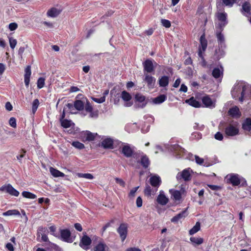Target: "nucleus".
I'll use <instances>...</instances> for the list:
<instances>
[{
    "label": "nucleus",
    "mask_w": 251,
    "mask_h": 251,
    "mask_svg": "<svg viewBox=\"0 0 251 251\" xmlns=\"http://www.w3.org/2000/svg\"><path fill=\"white\" fill-rule=\"evenodd\" d=\"M228 114L230 116L236 118H239L241 115L239 108L237 106L230 108L228 111Z\"/></svg>",
    "instance_id": "4be33fe9"
},
{
    "label": "nucleus",
    "mask_w": 251,
    "mask_h": 251,
    "mask_svg": "<svg viewBox=\"0 0 251 251\" xmlns=\"http://www.w3.org/2000/svg\"><path fill=\"white\" fill-rule=\"evenodd\" d=\"M61 126L64 128H68L71 127L74 124L70 120L66 119H60Z\"/></svg>",
    "instance_id": "37998d69"
},
{
    "label": "nucleus",
    "mask_w": 251,
    "mask_h": 251,
    "mask_svg": "<svg viewBox=\"0 0 251 251\" xmlns=\"http://www.w3.org/2000/svg\"><path fill=\"white\" fill-rule=\"evenodd\" d=\"M161 23L163 26L166 28H169L171 25V23L168 20L161 19Z\"/></svg>",
    "instance_id": "5fc2aeb1"
},
{
    "label": "nucleus",
    "mask_w": 251,
    "mask_h": 251,
    "mask_svg": "<svg viewBox=\"0 0 251 251\" xmlns=\"http://www.w3.org/2000/svg\"><path fill=\"white\" fill-rule=\"evenodd\" d=\"M51 174L54 177H64L65 174L59 171L54 169L52 167H50V169Z\"/></svg>",
    "instance_id": "c9c22d12"
},
{
    "label": "nucleus",
    "mask_w": 251,
    "mask_h": 251,
    "mask_svg": "<svg viewBox=\"0 0 251 251\" xmlns=\"http://www.w3.org/2000/svg\"><path fill=\"white\" fill-rule=\"evenodd\" d=\"M201 229V224L198 222L196 225L189 231L190 235H192L198 232Z\"/></svg>",
    "instance_id": "4c0bfd02"
},
{
    "label": "nucleus",
    "mask_w": 251,
    "mask_h": 251,
    "mask_svg": "<svg viewBox=\"0 0 251 251\" xmlns=\"http://www.w3.org/2000/svg\"><path fill=\"white\" fill-rule=\"evenodd\" d=\"M77 176L79 177H83L88 179H92L94 178L93 176L89 173H77Z\"/></svg>",
    "instance_id": "49530a36"
},
{
    "label": "nucleus",
    "mask_w": 251,
    "mask_h": 251,
    "mask_svg": "<svg viewBox=\"0 0 251 251\" xmlns=\"http://www.w3.org/2000/svg\"><path fill=\"white\" fill-rule=\"evenodd\" d=\"M49 246L55 251H62V249L58 246L50 242H49Z\"/></svg>",
    "instance_id": "864d4df0"
},
{
    "label": "nucleus",
    "mask_w": 251,
    "mask_h": 251,
    "mask_svg": "<svg viewBox=\"0 0 251 251\" xmlns=\"http://www.w3.org/2000/svg\"><path fill=\"white\" fill-rule=\"evenodd\" d=\"M157 190V188H155V189L153 190L150 186L147 185L145 189L144 193L145 195L150 196L151 195H154Z\"/></svg>",
    "instance_id": "58836bf2"
},
{
    "label": "nucleus",
    "mask_w": 251,
    "mask_h": 251,
    "mask_svg": "<svg viewBox=\"0 0 251 251\" xmlns=\"http://www.w3.org/2000/svg\"><path fill=\"white\" fill-rule=\"evenodd\" d=\"M39 104V101L38 99H35L33 100L32 103V112L33 113H35L37 110Z\"/></svg>",
    "instance_id": "8fccbe9b"
},
{
    "label": "nucleus",
    "mask_w": 251,
    "mask_h": 251,
    "mask_svg": "<svg viewBox=\"0 0 251 251\" xmlns=\"http://www.w3.org/2000/svg\"><path fill=\"white\" fill-rule=\"evenodd\" d=\"M18 27V25L16 23H11L9 25V29L10 31L16 30Z\"/></svg>",
    "instance_id": "13d9d810"
},
{
    "label": "nucleus",
    "mask_w": 251,
    "mask_h": 251,
    "mask_svg": "<svg viewBox=\"0 0 251 251\" xmlns=\"http://www.w3.org/2000/svg\"><path fill=\"white\" fill-rule=\"evenodd\" d=\"M72 145L75 148L81 150L84 148V145L83 144L78 142L74 141L72 143Z\"/></svg>",
    "instance_id": "de8ad7c7"
},
{
    "label": "nucleus",
    "mask_w": 251,
    "mask_h": 251,
    "mask_svg": "<svg viewBox=\"0 0 251 251\" xmlns=\"http://www.w3.org/2000/svg\"><path fill=\"white\" fill-rule=\"evenodd\" d=\"M93 100L97 103H101L105 101V98L104 96H102L100 98H93Z\"/></svg>",
    "instance_id": "bf43d9fd"
},
{
    "label": "nucleus",
    "mask_w": 251,
    "mask_h": 251,
    "mask_svg": "<svg viewBox=\"0 0 251 251\" xmlns=\"http://www.w3.org/2000/svg\"><path fill=\"white\" fill-rule=\"evenodd\" d=\"M142 157L141 159V164L143 167L146 168L150 165V161L148 157L146 155H143V152L141 153Z\"/></svg>",
    "instance_id": "f704fd0d"
},
{
    "label": "nucleus",
    "mask_w": 251,
    "mask_h": 251,
    "mask_svg": "<svg viewBox=\"0 0 251 251\" xmlns=\"http://www.w3.org/2000/svg\"><path fill=\"white\" fill-rule=\"evenodd\" d=\"M45 85V78L43 77H40L37 80V87L41 89L44 87Z\"/></svg>",
    "instance_id": "603ef678"
},
{
    "label": "nucleus",
    "mask_w": 251,
    "mask_h": 251,
    "mask_svg": "<svg viewBox=\"0 0 251 251\" xmlns=\"http://www.w3.org/2000/svg\"><path fill=\"white\" fill-rule=\"evenodd\" d=\"M191 242L195 245H199L201 244L203 242V240L202 238L201 237H192L190 239Z\"/></svg>",
    "instance_id": "79ce46f5"
},
{
    "label": "nucleus",
    "mask_w": 251,
    "mask_h": 251,
    "mask_svg": "<svg viewBox=\"0 0 251 251\" xmlns=\"http://www.w3.org/2000/svg\"><path fill=\"white\" fill-rule=\"evenodd\" d=\"M227 16V14L225 12L217 14V19L220 22L216 26V29H221V30H224V27L228 24Z\"/></svg>",
    "instance_id": "20e7f679"
},
{
    "label": "nucleus",
    "mask_w": 251,
    "mask_h": 251,
    "mask_svg": "<svg viewBox=\"0 0 251 251\" xmlns=\"http://www.w3.org/2000/svg\"><path fill=\"white\" fill-rule=\"evenodd\" d=\"M153 32H154V29L152 28H149L148 30L145 31V33L148 36H150V35H151L153 34Z\"/></svg>",
    "instance_id": "774afa93"
},
{
    "label": "nucleus",
    "mask_w": 251,
    "mask_h": 251,
    "mask_svg": "<svg viewBox=\"0 0 251 251\" xmlns=\"http://www.w3.org/2000/svg\"><path fill=\"white\" fill-rule=\"evenodd\" d=\"M60 13V11L57 8L52 7L48 11L47 15L49 17L54 18L57 17Z\"/></svg>",
    "instance_id": "7c9ffc66"
},
{
    "label": "nucleus",
    "mask_w": 251,
    "mask_h": 251,
    "mask_svg": "<svg viewBox=\"0 0 251 251\" xmlns=\"http://www.w3.org/2000/svg\"><path fill=\"white\" fill-rule=\"evenodd\" d=\"M223 67L220 66V67L215 68L213 69L212 75L215 78H218L223 76Z\"/></svg>",
    "instance_id": "c756f323"
},
{
    "label": "nucleus",
    "mask_w": 251,
    "mask_h": 251,
    "mask_svg": "<svg viewBox=\"0 0 251 251\" xmlns=\"http://www.w3.org/2000/svg\"><path fill=\"white\" fill-rule=\"evenodd\" d=\"M226 179L227 182L231 183L233 186H237L241 182V179L239 176L236 174L228 175L226 176Z\"/></svg>",
    "instance_id": "9b49d317"
},
{
    "label": "nucleus",
    "mask_w": 251,
    "mask_h": 251,
    "mask_svg": "<svg viewBox=\"0 0 251 251\" xmlns=\"http://www.w3.org/2000/svg\"><path fill=\"white\" fill-rule=\"evenodd\" d=\"M223 31V30H221V29H216V35L219 47H220L222 49H226V45L225 44V37L223 34L222 33Z\"/></svg>",
    "instance_id": "9d476101"
},
{
    "label": "nucleus",
    "mask_w": 251,
    "mask_h": 251,
    "mask_svg": "<svg viewBox=\"0 0 251 251\" xmlns=\"http://www.w3.org/2000/svg\"><path fill=\"white\" fill-rule=\"evenodd\" d=\"M181 187L180 191L174 189H171L169 191L172 197L176 201H180L181 199V196L185 195L186 194V191L185 188L183 187V185H182Z\"/></svg>",
    "instance_id": "1a4fd4ad"
},
{
    "label": "nucleus",
    "mask_w": 251,
    "mask_h": 251,
    "mask_svg": "<svg viewBox=\"0 0 251 251\" xmlns=\"http://www.w3.org/2000/svg\"><path fill=\"white\" fill-rule=\"evenodd\" d=\"M225 133L227 136H233L239 133V128L237 123L229 124L225 128Z\"/></svg>",
    "instance_id": "0eeeda50"
},
{
    "label": "nucleus",
    "mask_w": 251,
    "mask_h": 251,
    "mask_svg": "<svg viewBox=\"0 0 251 251\" xmlns=\"http://www.w3.org/2000/svg\"><path fill=\"white\" fill-rule=\"evenodd\" d=\"M195 157L196 162L197 164H198L199 165L202 164V163L204 162L203 159L200 158V157H199L197 155H195Z\"/></svg>",
    "instance_id": "680f3d73"
},
{
    "label": "nucleus",
    "mask_w": 251,
    "mask_h": 251,
    "mask_svg": "<svg viewBox=\"0 0 251 251\" xmlns=\"http://www.w3.org/2000/svg\"><path fill=\"white\" fill-rule=\"evenodd\" d=\"M202 102L206 107L213 108L215 106V100H211L208 96H204L202 98Z\"/></svg>",
    "instance_id": "a211bd4d"
},
{
    "label": "nucleus",
    "mask_w": 251,
    "mask_h": 251,
    "mask_svg": "<svg viewBox=\"0 0 251 251\" xmlns=\"http://www.w3.org/2000/svg\"><path fill=\"white\" fill-rule=\"evenodd\" d=\"M113 141L111 138H106L101 142V146L105 149H110L113 147Z\"/></svg>",
    "instance_id": "c85d7f7f"
},
{
    "label": "nucleus",
    "mask_w": 251,
    "mask_h": 251,
    "mask_svg": "<svg viewBox=\"0 0 251 251\" xmlns=\"http://www.w3.org/2000/svg\"><path fill=\"white\" fill-rule=\"evenodd\" d=\"M117 232L123 242L126 238L127 234V225L126 224H121L118 228Z\"/></svg>",
    "instance_id": "f8f14e48"
},
{
    "label": "nucleus",
    "mask_w": 251,
    "mask_h": 251,
    "mask_svg": "<svg viewBox=\"0 0 251 251\" xmlns=\"http://www.w3.org/2000/svg\"><path fill=\"white\" fill-rule=\"evenodd\" d=\"M242 127L244 130L250 131L251 129V119H247L243 123Z\"/></svg>",
    "instance_id": "a19ab883"
},
{
    "label": "nucleus",
    "mask_w": 251,
    "mask_h": 251,
    "mask_svg": "<svg viewBox=\"0 0 251 251\" xmlns=\"http://www.w3.org/2000/svg\"><path fill=\"white\" fill-rule=\"evenodd\" d=\"M193 173L192 170L190 168H187L183 170L182 172L177 173L176 178L177 180L181 179L185 181H188L191 179V174Z\"/></svg>",
    "instance_id": "7ed1b4c3"
},
{
    "label": "nucleus",
    "mask_w": 251,
    "mask_h": 251,
    "mask_svg": "<svg viewBox=\"0 0 251 251\" xmlns=\"http://www.w3.org/2000/svg\"><path fill=\"white\" fill-rule=\"evenodd\" d=\"M156 201L157 202L162 205H166L169 201V199L165 196V195L160 193V194L158 196Z\"/></svg>",
    "instance_id": "bb28decb"
},
{
    "label": "nucleus",
    "mask_w": 251,
    "mask_h": 251,
    "mask_svg": "<svg viewBox=\"0 0 251 251\" xmlns=\"http://www.w3.org/2000/svg\"><path fill=\"white\" fill-rule=\"evenodd\" d=\"M251 5L248 1H245L242 4L241 12H245L248 14H251Z\"/></svg>",
    "instance_id": "2f4dec72"
},
{
    "label": "nucleus",
    "mask_w": 251,
    "mask_h": 251,
    "mask_svg": "<svg viewBox=\"0 0 251 251\" xmlns=\"http://www.w3.org/2000/svg\"><path fill=\"white\" fill-rule=\"evenodd\" d=\"M215 138L218 140L221 141L223 139V134L220 132H218L215 134Z\"/></svg>",
    "instance_id": "052dcab7"
},
{
    "label": "nucleus",
    "mask_w": 251,
    "mask_h": 251,
    "mask_svg": "<svg viewBox=\"0 0 251 251\" xmlns=\"http://www.w3.org/2000/svg\"><path fill=\"white\" fill-rule=\"evenodd\" d=\"M200 44L199 46L198 55L199 57L203 58V53L206 50L207 47V40L205 38V34L204 32H203L200 37Z\"/></svg>",
    "instance_id": "39448f33"
},
{
    "label": "nucleus",
    "mask_w": 251,
    "mask_h": 251,
    "mask_svg": "<svg viewBox=\"0 0 251 251\" xmlns=\"http://www.w3.org/2000/svg\"><path fill=\"white\" fill-rule=\"evenodd\" d=\"M2 215L4 216H12V215H20V212L16 209H12V210H9L4 213H3Z\"/></svg>",
    "instance_id": "ea45409f"
},
{
    "label": "nucleus",
    "mask_w": 251,
    "mask_h": 251,
    "mask_svg": "<svg viewBox=\"0 0 251 251\" xmlns=\"http://www.w3.org/2000/svg\"><path fill=\"white\" fill-rule=\"evenodd\" d=\"M237 0H222V2L226 6L232 7L234 3L237 2Z\"/></svg>",
    "instance_id": "09e8293b"
},
{
    "label": "nucleus",
    "mask_w": 251,
    "mask_h": 251,
    "mask_svg": "<svg viewBox=\"0 0 251 251\" xmlns=\"http://www.w3.org/2000/svg\"><path fill=\"white\" fill-rule=\"evenodd\" d=\"M169 83V77L163 76L159 79V84L161 87H166Z\"/></svg>",
    "instance_id": "e433bc0d"
},
{
    "label": "nucleus",
    "mask_w": 251,
    "mask_h": 251,
    "mask_svg": "<svg viewBox=\"0 0 251 251\" xmlns=\"http://www.w3.org/2000/svg\"><path fill=\"white\" fill-rule=\"evenodd\" d=\"M250 94L248 85L243 81L237 82L231 91L232 98L239 100L240 103L248 100Z\"/></svg>",
    "instance_id": "f257e3e1"
},
{
    "label": "nucleus",
    "mask_w": 251,
    "mask_h": 251,
    "mask_svg": "<svg viewBox=\"0 0 251 251\" xmlns=\"http://www.w3.org/2000/svg\"><path fill=\"white\" fill-rule=\"evenodd\" d=\"M121 97L125 101V106L130 107L133 104V102L131 100L132 98L131 95L126 91H124L122 92Z\"/></svg>",
    "instance_id": "2eb2a0df"
},
{
    "label": "nucleus",
    "mask_w": 251,
    "mask_h": 251,
    "mask_svg": "<svg viewBox=\"0 0 251 251\" xmlns=\"http://www.w3.org/2000/svg\"><path fill=\"white\" fill-rule=\"evenodd\" d=\"M167 99V97L165 95H160L159 96L152 99L153 103L158 104L162 103Z\"/></svg>",
    "instance_id": "473e14b6"
},
{
    "label": "nucleus",
    "mask_w": 251,
    "mask_h": 251,
    "mask_svg": "<svg viewBox=\"0 0 251 251\" xmlns=\"http://www.w3.org/2000/svg\"><path fill=\"white\" fill-rule=\"evenodd\" d=\"M144 69L147 73H152L154 71V67L153 64H144Z\"/></svg>",
    "instance_id": "c03bdc74"
},
{
    "label": "nucleus",
    "mask_w": 251,
    "mask_h": 251,
    "mask_svg": "<svg viewBox=\"0 0 251 251\" xmlns=\"http://www.w3.org/2000/svg\"><path fill=\"white\" fill-rule=\"evenodd\" d=\"M50 232L51 233V234L54 236H57V234L55 233V232L56 231V227L54 226H50L49 227Z\"/></svg>",
    "instance_id": "338daca9"
},
{
    "label": "nucleus",
    "mask_w": 251,
    "mask_h": 251,
    "mask_svg": "<svg viewBox=\"0 0 251 251\" xmlns=\"http://www.w3.org/2000/svg\"><path fill=\"white\" fill-rule=\"evenodd\" d=\"M95 240L94 242L96 240H98L97 244L94 247V251H110L109 247L102 241L100 238L95 236L93 239Z\"/></svg>",
    "instance_id": "423d86ee"
},
{
    "label": "nucleus",
    "mask_w": 251,
    "mask_h": 251,
    "mask_svg": "<svg viewBox=\"0 0 251 251\" xmlns=\"http://www.w3.org/2000/svg\"><path fill=\"white\" fill-rule=\"evenodd\" d=\"M170 149L171 151L175 152L178 157H180L181 154L184 153L185 151L184 149L181 148L178 145H172Z\"/></svg>",
    "instance_id": "393cba45"
},
{
    "label": "nucleus",
    "mask_w": 251,
    "mask_h": 251,
    "mask_svg": "<svg viewBox=\"0 0 251 251\" xmlns=\"http://www.w3.org/2000/svg\"><path fill=\"white\" fill-rule=\"evenodd\" d=\"M0 191L5 192L15 197H18L19 195V191L16 190L10 184H5L0 187Z\"/></svg>",
    "instance_id": "6e6552de"
},
{
    "label": "nucleus",
    "mask_w": 251,
    "mask_h": 251,
    "mask_svg": "<svg viewBox=\"0 0 251 251\" xmlns=\"http://www.w3.org/2000/svg\"><path fill=\"white\" fill-rule=\"evenodd\" d=\"M45 228L43 227H40L39 228L38 230L37 236L38 237H39L40 235H41V241L47 242L46 245L49 246V242H50L48 240V237L47 235L44 233L45 232Z\"/></svg>",
    "instance_id": "a878e982"
},
{
    "label": "nucleus",
    "mask_w": 251,
    "mask_h": 251,
    "mask_svg": "<svg viewBox=\"0 0 251 251\" xmlns=\"http://www.w3.org/2000/svg\"><path fill=\"white\" fill-rule=\"evenodd\" d=\"M133 150L128 144H125L122 148V153L126 157H130L133 154Z\"/></svg>",
    "instance_id": "412c9836"
},
{
    "label": "nucleus",
    "mask_w": 251,
    "mask_h": 251,
    "mask_svg": "<svg viewBox=\"0 0 251 251\" xmlns=\"http://www.w3.org/2000/svg\"><path fill=\"white\" fill-rule=\"evenodd\" d=\"M91 243V239L87 235H84L80 240L79 246L84 250H87L90 248Z\"/></svg>",
    "instance_id": "ddd939ff"
},
{
    "label": "nucleus",
    "mask_w": 251,
    "mask_h": 251,
    "mask_svg": "<svg viewBox=\"0 0 251 251\" xmlns=\"http://www.w3.org/2000/svg\"><path fill=\"white\" fill-rule=\"evenodd\" d=\"M60 233L61 239L63 241L68 243L73 242V239L71 237V232L69 229H60Z\"/></svg>",
    "instance_id": "4468645a"
},
{
    "label": "nucleus",
    "mask_w": 251,
    "mask_h": 251,
    "mask_svg": "<svg viewBox=\"0 0 251 251\" xmlns=\"http://www.w3.org/2000/svg\"><path fill=\"white\" fill-rule=\"evenodd\" d=\"M144 80L147 83L149 88L152 89L154 87L156 81V79L147 74L144 73Z\"/></svg>",
    "instance_id": "dca6fc26"
},
{
    "label": "nucleus",
    "mask_w": 251,
    "mask_h": 251,
    "mask_svg": "<svg viewBox=\"0 0 251 251\" xmlns=\"http://www.w3.org/2000/svg\"><path fill=\"white\" fill-rule=\"evenodd\" d=\"M186 216V211H183L180 213L177 214L176 216H174L171 219V222L173 223H177L181 219L184 218Z\"/></svg>",
    "instance_id": "72a5a7b5"
},
{
    "label": "nucleus",
    "mask_w": 251,
    "mask_h": 251,
    "mask_svg": "<svg viewBox=\"0 0 251 251\" xmlns=\"http://www.w3.org/2000/svg\"><path fill=\"white\" fill-rule=\"evenodd\" d=\"M74 107L78 110H82L85 109V112L90 113V117L96 118L98 116V111L93 110V108L90 103L87 101L86 104L84 105V103L80 100H76L74 103Z\"/></svg>",
    "instance_id": "f03ea898"
},
{
    "label": "nucleus",
    "mask_w": 251,
    "mask_h": 251,
    "mask_svg": "<svg viewBox=\"0 0 251 251\" xmlns=\"http://www.w3.org/2000/svg\"><path fill=\"white\" fill-rule=\"evenodd\" d=\"M225 49H222L220 47H219L218 49L215 50V52L212 56V58L215 61H217L219 60L221 58L225 56Z\"/></svg>",
    "instance_id": "6ab92c4d"
},
{
    "label": "nucleus",
    "mask_w": 251,
    "mask_h": 251,
    "mask_svg": "<svg viewBox=\"0 0 251 251\" xmlns=\"http://www.w3.org/2000/svg\"><path fill=\"white\" fill-rule=\"evenodd\" d=\"M98 135L97 133H92L90 131H86L81 133V136L83 137V141H91L95 139L96 136Z\"/></svg>",
    "instance_id": "aec40b11"
},
{
    "label": "nucleus",
    "mask_w": 251,
    "mask_h": 251,
    "mask_svg": "<svg viewBox=\"0 0 251 251\" xmlns=\"http://www.w3.org/2000/svg\"><path fill=\"white\" fill-rule=\"evenodd\" d=\"M9 124L11 126L15 128L17 126L16 120L14 117H11L9 120Z\"/></svg>",
    "instance_id": "6e6d98bb"
},
{
    "label": "nucleus",
    "mask_w": 251,
    "mask_h": 251,
    "mask_svg": "<svg viewBox=\"0 0 251 251\" xmlns=\"http://www.w3.org/2000/svg\"><path fill=\"white\" fill-rule=\"evenodd\" d=\"M22 195L24 198L27 199H34L36 198V196L35 194L27 191H23Z\"/></svg>",
    "instance_id": "a18cd8bd"
},
{
    "label": "nucleus",
    "mask_w": 251,
    "mask_h": 251,
    "mask_svg": "<svg viewBox=\"0 0 251 251\" xmlns=\"http://www.w3.org/2000/svg\"><path fill=\"white\" fill-rule=\"evenodd\" d=\"M150 182L151 186L157 189L161 184V180L159 176H154L150 178Z\"/></svg>",
    "instance_id": "b1692460"
},
{
    "label": "nucleus",
    "mask_w": 251,
    "mask_h": 251,
    "mask_svg": "<svg viewBox=\"0 0 251 251\" xmlns=\"http://www.w3.org/2000/svg\"><path fill=\"white\" fill-rule=\"evenodd\" d=\"M9 41L10 48L12 49H14L17 43L16 39H14L12 37H9Z\"/></svg>",
    "instance_id": "3c124183"
},
{
    "label": "nucleus",
    "mask_w": 251,
    "mask_h": 251,
    "mask_svg": "<svg viewBox=\"0 0 251 251\" xmlns=\"http://www.w3.org/2000/svg\"><path fill=\"white\" fill-rule=\"evenodd\" d=\"M185 102L196 108L200 107L201 105V103L194 99V97H191L189 99L185 100Z\"/></svg>",
    "instance_id": "cd10ccee"
},
{
    "label": "nucleus",
    "mask_w": 251,
    "mask_h": 251,
    "mask_svg": "<svg viewBox=\"0 0 251 251\" xmlns=\"http://www.w3.org/2000/svg\"><path fill=\"white\" fill-rule=\"evenodd\" d=\"M25 72L24 81L26 87H28L30 82V77L31 74L30 66H27L25 69Z\"/></svg>",
    "instance_id": "5701e85b"
},
{
    "label": "nucleus",
    "mask_w": 251,
    "mask_h": 251,
    "mask_svg": "<svg viewBox=\"0 0 251 251\" xmlns=\"http://www.w3.org/2000/svg\"><path fill=\"white\" fill-rule=\"evenodd\" d=\"M139 187V186H137V187H134L132 189H131L128 194V196L130 198L134 197L135 196V193L137 191Z\"/></svg>",
    "instance_id": "4d7b16f0"
},
{
    "label": "nucleus",
    "mask_w": 251,
    "mask_h": 251,
    "mask_svg": "<svg viewBox=\"0 0 251 251\" xmlns=\"http://www.w3.org/2000/svg\"><path fill=\"white\" fill-rule=\"evenodd\" d=\"M136 205L138 207H140L142 205V199L141 197H138L136 199Z\"/></svg>",
    "instance_id": "69168bd1"
},
{
    "label": "nucleus",
    "mask_w": 251,
    "mask_h": 251,
    "mask_svg": "<svg viewBox=\"0 0 251 251\" xmlns=\"http://www.w3.org/2000/svg\"><path fill=\"white\" fill-rule=\"evenodd\" d=\"M115 180L117 183L119 184L120 185L122 186V187H125V181L119 178H116Z\"/></svg>",
    "instance_id": "e2e57ef3"
},
{
    "label": "nucleus",
    "mask_w": 251,
    "mask_h": 251,
    "mask_svg": "<svg viewBox=\"0 0 251 251\" xmlns=\"http://www.w3.org/2000/svg\"><path fill=\"white\" fill-rule=\"evenodd\" d=\"M25 152H26L25 151L22 150L21 151V154L20 155L17 156V158L19 161H21L22 158H23L25 156Z\"/></svg>",
    "instance_id": "0e129e2a"
},
{
    "label": "nucleus",
    "mask_w": 251,
    "mask_h": 251,
    "mask_svg": "<svg viewBox=\"0 0 251 251\" xmlns=\"http://www.w3.org/2000/svg\"><path fill=\"white\" fill-rule=\"evenodd\" d=\"M135 99L136 101L141 103V104L137 105L138 108H144L147 104L145 96L140 93L137 94L135 95Z\"/></svg>",
    "instance_id": "f3484780"
}]
</instances>
